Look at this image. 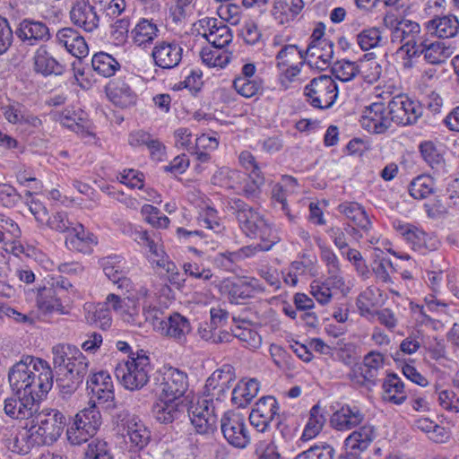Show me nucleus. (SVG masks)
Returning a JSON list of instances; mask_svg holds the SVG:
<instances>
[{"label": "nucleus", "mask_w": 459, "mask_h": 459, "mask_svg": "<svg viewBox=\"0 0 459 459\" xmlns=\"http://www.w3.org/2000/svg\"><path fill=\"white\" fill-rule=\"evenodd\" d=\"M235 381L230 366L215 370L206 380L203 397L191 402L187 413L195 431L201 435H211L217 429L218 418L213 402H221Z\"/></svg>", "instance_id": "f257e3e1"}, {"label": "nucleus", "mask_w": 459, "mask_h": 459, "mask_svg": "<svg viewBox=\"0 0 459 459\" xmlns=\"http://www.w3.org/2000/svg\"><path fill=\"white\" fill-rule=\"evenodd\" d=\"M8 381L17 394L43 398L53 385V372L46 360L24 356L9 369Z\"/></svg>", "instance_id": "f03ea898"}, {"label": "nucleus", "mask_w": 459, "mask_h": 459, "mask_svg": "<svg viewBox=\"0 0 459 459\" xmlns=\"http://www.w3.org/2000/svg\"><path fill=\"white\" fill-rule=\"evenodd\" d=\"M56 385L63 395H71L89 371V360L75 346L59 343L52 348Z\"/></svg>", "instance_id": "7ed1b4c3"}, {"label": "nucleus", "mask_w": 459, "mask_h": 459, "mask_svg": "<svg viewBox=\"0 0 459 459\" xmlns=\"http://www.w3.org/2000/svg\"><path fill=\"white\" fill-rule=\"evenodd\" d=\"M384 26L390 30V40L400 45L397 54L405 56L404 68L412 67L411 59L422 55L420 50L424 36L418 22L400 18L393 13H387L383 18Z\"/></svg>", "instance_id": "20e7f679"}, {"label": "nucleus", "mask_w": 459, "mask_h": 459, "mask_svg": "<svg viewBox=\"0 0 459 459\" xmlns=\"http://www.w3.org/2000/svg\"><path fill=\"white\" fill-rule=\"evenodd\" d=\"M30 432L31 442L37 446H50L62 435L66 425L65 415L56 409H43L34 415Z\"/></svg>", "instance_id": "39448f33"}, {"label": "nucleus", "mask_w": 459, "mask_h": 459, "mask_svg": "<svg viewBox=\"0 0 459 459\" xmlns=\"http://www.w3.org/2000/svg\"><path fill=\"white\" fill-rule=\"evenodd\" d=\"M152 366L145 351L141 350L133 353L127 360L120 362L115 368L119 383L127 390L142 389L150 378Z\"/></svg>", "instance_id": "423d86ee"}, {"label": "nucleus", "mask_w": 459, "mask_h": 459, "mask_svg": "<svg viewBox=\"0 0 459 459\" xmlns=\"http://www.w3.org/2000/svg\"><path fill=\"white\" fill-rule=\"evenodd\" d=\"M319 247L321 262L328 274L327 282L323 283L322 286H317V303L324 306L331 301L343 281L337 255L325 246L319 245Z\"/></svg>", "instance_id": "0eeeda50"}, {"label": "nucleus", "mask_w": 459, "mask_h": 459, "mask_svg": "<svg viewBox=\"0 0 459 459\" xmlns=\"http://www.w3.org/2000/svg\"><path fill=\"white\" fill-rule=\"evenodd\" d=\"M187 374L176 368H165L158 378L157 391L160 397L185 401L184 394L188 389Z\"/></svg>", "instance_id": "6e6552de"}, {"label": "nucleus", "mask_w": 459, "mask_h": 459, "mask_svg": "<svg viewBox=\"0 0 459 459\" xmlns=\"http://www.w3.org/2000/svg\"><path fill=\"white\" fill-rule=\"evenodd\" d=\"M390 119L399 126L415 124L422 115V108L419 102L407 95H396L388 102Z\"/></svg>", "instance_id": "1a4fd4ad"}, {"label": "nucleus", "mask_w": 459, "mask_h": 459, "mask_svg": "<svg viewBox=\"0 0 459 459\" xmlns=\"http://www.w3.org/2000/svg\"><path fill=\"white\" fill-rule=\"evenodd\" d=\"M221 429L225 439L235 447L245 448L251 441L245 418L240 413L226 412L221 419Z\"/></svg>", "instance_id": "9d476101"}, {"label": "nucleus", "mask_w": 459, "mask_h": 459, "mask_svg": "<svg viewBox=\"0 0 459 459\" xmlns=\"http://www.w3.org/2000/svg\"><path fill=\"white\" fill-rule=\"evenodd\" d=\"M87 389L91 394V401L102 405L105 409L116 407L113 382L106 371L91 375L87 380Z\"/></svg>", "instance_id": "9b49d317"}, {"label": "nucleus", "mask_w": 459, "mask_h": 459, "mask_svg": "<svg viewBox=\"0 0 459 459\" xmlns=\"http://www.w3.org/2000/svg\"><path fill=\"white\" fill-rule=\"evenodd\" d=\"M41 397L27 394H17L4 401V411L6 416L13 420H27L34 417L39 410L38 401Z\"/></svg>", "instance_id": "f8f14e48"}, {"label": "nucleus", "mask_w": 459, "mask_h": 459, "mask_svg": "<svg viewBox=\"0 0 459 459\" xmlns=\"http://www.w3.org/2000/svg\"><path fill=\"white\" fill-rule=\"evenodd\" d=\"M394 227L411 248L416 251L424 254L427 251L437 248L438 242L435 238L430 237L412 224L397 221L394 222Z\"/></svg>", "instance_id": "ddd939ff"}, {"label": "nucleus", "mask_w": 459, "mask_h": 459, "mask_svg": "<svg viewBox=\"0 0 459 459\" xmlns=\"http://www.w3.org/2000/svg\"><path fill=\"white\" fill-rule=\"evenodd\" d=\"M183 48L176 40L157 41L152 51L154 65L161 69L177 67L182 60Z\"/></svg>", "instance_id": "4468645a"}, {"label": "nucleus", "mask_w": 459, "mask_h": 459, "mask_svg": "<svg viewBox=\"0 0 459 459\" xmlns=\"http://www.w3.org/2000/svg\"><path fill=\"white\" fill-rule=\"evenodd\" d=\"M389 119V111L385 113L384 103L374 102L365 108L360 122L368 132L382 134L391 126L392 121Z\"/></svg>", "instance_id": "2eb2a0df"}, {"label": "nucleus", "mask_w": 459, "mask_h": 459, "mask_svg": "<svg viewBox=\"0 0 459 459\" xmlns=\"http://www.w3.org/2000/svg\"><path fill=\"white\" fill-rule=\"evenodd\" d=\"M71 22L87 32L95 30L100 24V16L94 6L84 0L74 3L70 10Z\"/></svg>", "instance_id": "dca6fc26"}, {"label": "nucleus", "mask_w": 459, "mask_h": 459, "mask_svg": "<svg viewBox=\"0 0 459 459\" xmlns=\"http://www.w3.org/2000/svg\"><path fill=\"white\" fill-rule=\"evenodd\" d=\"M188 407L185 401L172 400L160 397L152 406V415L157 421L162 424L172 423L178 420Z\"/></svg>", "instance_id": "f3484780"}, {"label": "nucleus", "mask_w": 459, "mask_h": 459, "mask_svg": "<svg viewBox=\"0 0 459 459\" xmlns=\"http://www.w3.org/2000/svg\"><path fill=\"white\" fill-rule=\"evenodd\" d=\"M56 43L64 47L72 56L82 58L88 55L89 48L84 38L74 29L65 27L56 34Z\"/></svg>", "instance_id": "a211bd4d"}, {"label": "nucleus", "mask_w": 459, "mask_h": 459, "mask_svg": "<svg viewBox=\"0 0 459 459\" xmlns=\"http://www.w3.org/2000/svg\"><path fill=\"white\" fill-rule=\"evenodd\" d=\"M376 437L377 433L374 426L369 424L361 426L346 437L344 446L347 454L357 457L360 453L368 449Z\"/></svg>", "instance_id": "6ab92c4d"}, {"label": "nucleus", "mask_w": 459, "mask_h": 459, "mask_svg": "<svg viewBox=\"0 0 459 459\" xmlns=\"http://www.w3.org/2000/svg\"><path fill=\"white\" fill-rule=\"evenodd\" d=\"M105 275L121 290L129 291L132 281L126 277V262L119 255H109L101 259Z\"/></svg>", "instance_id": "aec40b11"}, {"label": "nucleus", "mask_w": 459, "mask_h": 459, "mask_svg": "<svg viewBox=\"0 0 459 459\" xmlns=\"http://www.w3.org/2000/svg\"><path fill=\"white\" fill-rule=\"evenodd\" d=\"M126 437L131 451L144 453V448L151 440V432L145 425L135 417L128 418L125 423Z\"/></svg>", "instance_id": "412c9836"}, {"label": "nucleus", "mask_w": 459, "mask_h": 459, "mask_svg": "<svg viewBox=\"0 0 459 459\" xmlns=\"http://www.w3.org/2000/svg\"><path fill=\"white\" fill-rule=\"evenodd\" d=\"M15 34L22 41H28L34 45L39 41H47L50 38L49 29L46 23L32 19H24L15 30Z\"/></svg>", "instance_id": "4be33fe9"}, {"label": "nucleus", "mask_w": 459, "mask_h": 459, "mask_svg": "<svg viewBox=\"0 0 459 459\" xmlns=\"http://www.w3.org/2000/svg\"><path fill=\"white\" fill-rule=\"evenodd\" d=\"M97 243L94 234L86 231L82 224L72 227L65 238V246L69 250L83 254H91L93 246Z\"/></svg>", "instance_id": "5701e85b"}, {"label": "nucleus", "mask_w": 459, "mask_h": 459, "mask_svg": "<svg viewBox=\"0 0 459 459\" xmlns=\"http://www.w3.org/2000/svg\"><path fill=\"white\" fill-rule=\"evenodd\" d=\"M365 414L357 406L344 405L335 411L330 420L331 425L337 430H349L360 425Z\"/></svg>", "instance_id": "b1692460"}, {"label": "nucleus", "mask_w": 459, "mask_h": 459, "mask_svg": "<svg viewBox=\"0 0 459 459\" xmlns=\"http://www.w3.org/2000/svg\"><path fill=\"white\" fill-rule=\"evenodd\" d=\"M106 90L108 97L116 106L125 108L136 102V94L124 80L117 79L109 82Z\"/></svg>", "instance_id": "393cba45"}, {"label": "nucleus", "mask_w": 459, "mask_h": 459, "mask_svg": "<svg viewBox=\"0 0 459 459\" xmlns=\"http://www.w3.org/2000/svg\"><path fill=\"white\" fill-rule=\"evenodd\" d=\"M191 330L192 326L188 318L179 313H173L167 317L164 326L161 327L160 334L174 339L178 343H183Z\"/></svg>", "instance_id": "a878e982"}, {"label": "nucleus", "mask_w": 459, "mask_h": 459, "mask_svg": "<svg viewBox=\"0 0 459 459\" xmlns=\"http://www.w3.org/2000/svg\"><path fill=\"white\" fill-rule=\"evenodd\" d=\"M302 8V0H274L272 15L278 24L285 25L294 21Z\"/></svg>", "instance_id": "bb28decb"}, {"label": "nucleus", "mask_w": 459, "mask_h": 459, "mask_svg": "<svg viewBox=\"0 0 459 459\" xmlns=\"http://www.w3.org/2000/svg\"><path fill=\"white\" fill-rule=\"evenodd\" d=\"M60 122L64 126L74 131L76 134H82V136L92 134L87 114L81 108L77 110L65 109L60 116Z\"/></svg>", "instance_id": "cd10ccee"}, {"label": "nucleus", "mask_w": 459, "mask_h": 459, "mask_svg": "<svg viewBox=\"0 0 459 459\" xmlns=\"http://www.w3.org/2000/svg\"><path fill=\"white\" fill-rule=\"evenodd\" d=\"M427 29L439 39H450L459 32V21L454 15L436 17L428 22Z\"/></svg>", "instance_id": "c85d7f7f"}, {"label": "nucleus", "mask_w": 459, "mask_h": 459, "mask_svg": "<svg viewBox=\"0 0 459 459\" xmlns=\"http://www.w3.org/2000/svg\"><path fill=\"white\" fill-rule=\"evenodd\" d=\"M338 97V89L335 81L329 75L317 76V108H331Z\"/></svg>", "instance_id": "c756f323"}, {"label": "nucleus", "mask_w": 459, "mask_h": 459, "mask_svg": "<svg viewBox=\"0 0 459 459\" xmlns=\"http://www.w3.org/2000/svg\"><path fill=\"white\" fill-rule=\"evenodd\" d=\"M316 47V29L313 30L310 36V42L306 52L299 50L296 45H287L283 47L277 54L278 66H286L293 65V61L299 59V65L304 64L305 56H314L312 49Z\"/></svg>", "instance_id": "7c9ffc66"}, {"label": "nucleus", "mask_w": 459, "mask_h": 459, "mask_svg": "<svg viewBox=\"0 0 459 459\" xmlns=\"http://www.w3.org/2000/svg\"><path fill=\"white\" fill-rule=\"evenodd\" d=\"M34 69L43 75L62 74L65 66L48 53L46 46H40L34 55Z\"/></svg>", "instance_id": "2f4dec72"}, {"label": "nucleus", "mask_w": 459, "mask_h": 459, "mask_svg": "<svg viewBox=\"0 0 459 459\" xmlns=\"http://www.w3.org/2000/svg\"><path fill=\"white\" fill-rule=\"evenodd\" d=\"M251 230L252 231H248L246 236L252 238H259L261 243L265 245L264 246V249H271L280 241L277 232L261 214Z\"/></svg>", "instance_id": "473e14b6"}, {"label": "nucleus", "mask_w": 459, "mask_h": 459, "mask_svg": "<svg viewBox=\"0 0 459 459\" xmlns=\"http://www.w3.org/2000/svg\"><path fill=\"white\" fill-rule=\"evenodd\" d=\"M338 211L360 230L366 232L370 230L371 221L359 204L355 202H344L339 204Z\"/></svg>", "instance_id": "72a5a7b5"}, {"label": "nucleus", "mask_w": 459, "mask_h": 459, "mask_svg": "<svg viewBox=\"0 0 459 459\" xmlns=\"http://www.w3.org/2000/svg\"><path fill=\"white\" fill-rule=\"evenodd\" d=\"M382 387L385 401L394 404H402L406 400L404 384L396 374H388L383 382Z\"/></svg>", "instance_id": "f704fd0d"}, {"label": "nucleus", "mask_w": 459, "mask_h": 459, "mask_svg": "<svg viewBox=\"0 0 459 459\" xmlns=\"http://www.w3.org/2000/svg\"><path fill=\"white\" fill-rule=\"evenodd\" d=\"M420 50H422L424 58L434 65L445 62L454 53V48L450 45L446 46L440 41L429 42L425 38Z\"/></svg>", "instance_id": "c9c22d12"}, {"label": "nucleus", "mask_w": 459, "mask_h": 459, "mask_svg": "<svg viewBox=\"0 0 459 459\" xmlns=\"http://www.w3.org/2000/svg\"><path fill=\"white\" fill-rule=\"evenodd\" d=\"M218 24L217 20L209 21L207 25L209 31L204 33L207 41L217 49L223 48L232 40L230 29L221 22Z\"/></svg>", "instance_id": "e433bc0d"}, {"label": "nucleus", "mask_w": 459, "mask_h": 459, "mask_svg": "<svg viewBox=\"0 0 459 459\" xmlns=\"http://www.w3.org/2000/svg\"><path fill=\"white\" fill-rule=\"evenodd\" d=\"M158 32L159 30L155 23L147 19H141L130 33L132 40L136 46L145 48L157 38Z\"/></svg>", "instance_id": "4c0bfd02"}, {"label": "nucleus", "mask_w": 459, "mask_h": 459, "mask_svg": "<svg viewBox=\"0 0 459 459\" xmlns=\"http://www.w3.org/2000/svg\"><path fill=\"white\" fill-rule=\"evenodd\" d=\"M259 389L260 385L255 378L241 381L232 390V403L238 407H245L257 395Z\"/></svg>", "instance_id": "58836bf2"}, {"label": "nucleus", "mask_w": 459, "mask_h": 459, "mask_svg": "<svg viewBox=\"0 0 459 459\" xmlns=\"http://www.w3.org/2000/svg\"><path fill=\"white\" fill-rule=\"evenodd\" d=\"M91 66L94 72L105 78L115 75L121 67L118 61L106 52L94 54L91 58Z\"/></svg>", "instance_id": "ea45409f"}, {"label": "nucleus", "mask_w": 459, "mask_h": 459, "mask_svg": "<svg viewBox=\"0 0 459 459\" xmlns=\"http://www.w3.org/2000/svg\"><path fill=\"white\" fill-rule=\"evenodd\" d=\"M378 303V298L377 290L372 288H367L365 290L359 293L356 300V306L359 313L361 316L368 319H372L375 316V313Z\"/></svg>", "instance_id": "a19ab883"}, {"label": "nucleus", "mask_w": 459, "mask_h": 459, "mask_svg": "<svg viewBox=\"0 0 459 459\" xmlns=\"http://www.w3.org/2000/svg\"><path fill=\"white\" fill-rule=\"evenodd\" d=\"M325 30V24L317 22V63L320 61L323 65L328 66L333 58V44L322 37ZM317 69H324V67L317 64Z\"/></svg>", "instance_id": "79ce46f5"}, {"label": "nucleus", "mask_w": 459, "mask_h": 459, "mask_svg": "<svg viewBox=\"0 0 459 459\" xmlns=\"http://www.w3.org/2000/svg\"><path fill=\"white\" fill-rule=\"evenodd\" d=\"M384 42L382 30L377 27L364 29L357 35V43L363 51L381 47Z\"/></svg>", "instance_id": "37998d69"}, {"label": "nucleus", "mask_w": 459, "mask_h": 459, "mask_svg": "<svg viewBox=\"0 0 459 459\" xmlns=\"http://www.w3.org/2000/svg\"><path fill=\"white\" fill-rule=\"evenodd\" d=\"M241 179L242 175L239 171L227 167L218 169L212 178L214 185L229 189L236 188Z\"/></svg>", "instance_id": "c03bdc74"}, {"label": "nucleus", "mask_w": 459, "mask_h": 459, "mask_svg": "<svg viewBox=\"0 0 459 459\" xmlns=\"http://www.w3.org/2000/svg\"><path fill=\"white\" fill-rule=\"evenodd\" d=\"M74 418L83 426H86L93 433H97L98 429L101 426L102 419L100 411H99L96 403L90 405L87 408L80 411Z\"/></svg>", "instance_id": "a18cd8bd"}, {"label": "nucleus", "mask_w": 459, "mask_h": 459, "mask_svg": "<svg viewBox=\"0 0 459 459\" xmlns=\"http://www.w3.org/2000/svg\"><path fill=\"white\" fill-rule=\"evenodd\" d=\"M84 459H114L110 445L100 438L91 439L84 452Z\"/></svg>", "instance_id": "49530a36"}, {"label": "nucleus", "mask_w": 459, "mask_h": 459, "mask_svg": "<svg viewBox=\"0 0 459 459\" xmlns=\"http://www.w3.org/2000/svg\"><path fill=\"white\" fill-rule=\"evenodd\" d=\"M233 87L239 95L248 99L262 92L263 81L258 78L236 77L233 81Z\"/></svg>", "instance_id": "de8ad7c7"}, {"label": "nucleus", "mask_w": 459, "mask_h": 459, "mask_svg": "<svg viewBox=\"0 0 459 459\" xmlns=\"http://www.w3.org/2000/svg\"><path fill=\"white\" fill-rule=\"evenodd\" d=\"M420 152L424 160L437 171L444 169L445 160L432 142H424L420 144Z\"/></svg>", "instance_id": "09e8293b"}, {"label": "nucleus", "mask_w": 459, "mask_h": 459, "mask_svg": "<svg viewBox=\"0 0 459 459\" xmlns=\"http://www.w3.org/2000/svg\"><path fill=\"white\" fill-rule=\"evenodd\" d=\"M95 433L74 418L73 423L67 428L66 436L73 446H80L87 442Z\"/></svg>", "instance_id": "8fccbe9b"}, {"label": "nucleus", "mask_w": 459, "mask_h": 459, "mask_svg": "<svg viewBox=\"0 0 459 459\" xmlns=\"http://www.w3.org/2000/svg\"><path fill=\"white\" fill-rule=\"evenodd\" d=\"M433 178L428 176H420L411 181L409 191L413 198L424 199L433 193Z\"/></svg>", "instance_id": "3c124183"}, {"label": "nucleus", "mask_w": 459, "mask_h": 459, "mask_svg": "<svg viewBox=\"0 0 459 459\" xmlns=\"http://www.w3.org/2000/svg\"><path fill=\"white\" fill-rule=\"evenodd\" d=\"M332 72L340 81L349 82L359 74L360 69L356 62L341 60L334 64Z\"/></svg>", "instance_id": "603ef678"}, {"label": "nucleus", "mask_w": 459, "mask_h": 459, "mask_svg": "<svg viewBox=\"0 0 459 459\" xmlns=\"http://www.w3.org/2000/svg\"><path fill=\"white\" fill-rule=\"evenodd\" d=\"M144 221L157 229H166L169 226V219L163 215L160 211L151 204H144L141 209Z\"/></svg>", "instance_id": "864d4df0"}, {"label": "nucleus", "mask_w": 459, "mask_h": 459, "mask_svg": "<svg viewBox=\"0 0 459 459\" xmlns=\"http://www.w3.org/2000/svg\"><path fill=\"white\" fill-rule=\"evenodd\" d=\"M197 221L201 227L212 230L215 233H220L223 230L217 211L211 206H205L201 210Z\"/></svg>", "instance_id": "5fc2aeb1"}, {"label": "nucleus", "mask_w": 459, "mask_h": 459, "mask_svg": "<svg viewBox=\"0 0 459 459\" xmlns=\"http://www.w3.org/2000/svg\"><path fill=\"white\" fill-rule=\"evenodd\" d=\"M130 237L139 245L148 247L152 255H157L158 242L155 241V233L150 232L141 227L130 226Z\"/></svg>", "instance_id": "6e6d98bb"}, {"label": "nucleus", "mask_w": 459, "mask_h": 459, "mask_svg": "<svg viewBox=\"0 0 459 459\" xmlns=\"http://www.w3.org/2000/svg\"><path fill=\"white\" fill-rule=\"evenodd\" d=\"M130 23L129 17L125 16L123 18L117 19L110 25V38L116 46H123L127 41Z\"/></svg>", "instance_id": "4d7b16f0"}, {"label": "nucleus", "mask_w": 459, "mask_h": 459, "mask_svg": "<svg viewBox=\"0 0 459 459\" xmlns=\"http://www.w3.org/2000/svg\"><path fill=\"white\" fill-rule=\"evenodd\" d=\"M121 313L118 316L129 325L141 327L143 325V316L134 299L127 298V303L125 304Z\"/></svg>", "instance_id": "13d9d810"}, {"label": "nucleus", "mask_w": 459, "mask_h": 459, "mask_svg": "<svg viewBox=\"0 0 459 459\" xmlns=\"http://www.w3.org/2000/svg\"><path fill=\"white\" fill-rule=\"evenodd\" d=\"M86 320L88 323L95 325L102 330L110 328L112 325L110 311L103 304L95 307V310L92 312L89 310L86 315Z\"/></svg>", "instance_id": "bf43d9fd"}, {"label": "nucleus", "mask_w": 459, "mask_h": 459, "mask_svg": "<svg viewBox=\"0 0 459 459\" xmlns=\"http://www.w3.org/2000/svg\"><path fill=\"white\" fill-rule=\"evenodd\" d=\"M37 446L36 443L31 442L30 433H23L16 435L12 439L8 440V448L13 453H16L18 455H27L30 453V449Z\"/></svg>", "instance_id": "052dcab7"}, {"label": "nucleus", "mask_w": 459, "mask_h": 459, "mask_svg": "<svg viewBox=\"0 0 459 459\" xmlns=\"http://www.w3.org/2000/svg\"><path fill=\"white\" fill-rule=\"evenodd\" d=\"M279 410L278 403L273 396H264L255 403L253 411L271 420L274 419Z\"/></svg>", "instance_id": "680f3d73"}, {"label": "nucleus", "mask_w": 459, "mask_h": 459, "mask_svg": "<svg viewBox=\"0 0 459 459\" xmlns=\"http://www.w3.org/2000/svg\"><path fill=\"white\" fill-rule=\"evenodd\" d=\"M225 291L231 303H238L240 299H249L248 290L242 280L228 281L224 284Z\"/></svg>", "instance_id": "e2e57ef3"}, {"label": "nucleus", "mask_w": 459, "mask_h": 459, "mask_svg": "<svg viewBox=\"0 0 459 459\" xmlns=\"http://www.w3.org/2000/svg\"><path fill=\"white\" fill-rule=\"evenodd\" d=\"M45 225L60 233H68L73 227V223L69 221L67 214L64 212H58L52 214V216H48Z\"/></svg>", "instance_id": "0e129e2a"}, {"label": "nucleus", "mask_w": 459, "mask_h": 459, "mask_svg": "<svg viewBox=\"0 0 459 459\" xmlns=\"http://www.w3.org/2000/svg\"><path fill=\"white\" fill-rule=\"evenodd\" d=\"M345 255L347 260L353 264L357 273L361 278H363L364 280L369 278L370 271L359 251H358L357 249L350 248L346 252Z\"/></svg>", "instance_id": "69168bd1"}, {"label": "nucleus", "mask_w": 459, "mask_h": 459, "mask_svg": "<svg viewBox=\"0 0 459 459\" xmlns=\"http://www.w3.org/2000/svg\"><path fill=\"white\" fill-rule=\"evenodd\" d=\"M219 15L232 25L239 23L241 19V6L233 3H225L219 8Z\"/></svg>", "instance_id": "338daca9"}, {"label": "nucleus", "mask_w": 459, "mask_h": 459, "mask_svg": "<svg viewBox=\"0 0 459 459\" xmlns=\"http://www.w3.org/2000/svg\"><path fill=\"white\" fill-rule=\"evenodd\" d=\"M0 230L4 232L6 242L16 240L22 237L19 225L10 217L0 213Z\"/></svg>", "instance_id": "774afa93"}]
</instances>
